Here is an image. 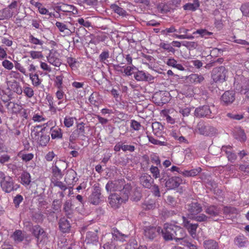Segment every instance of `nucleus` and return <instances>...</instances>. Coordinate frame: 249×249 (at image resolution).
Instances as JSON below:
<instances>
[{"label": "nucleus", "instance_id": "f257e3e1", "mask_svg": "<svg viewBox=\"0 0 249 249\" xmlns=\"http://www.w3.org/2000/svg\"><path fill=\"white\" fill-rule=\"evenodd\" d=\"M162 234L165 240H171L173 239L178 240H182L185 243L186 240L185 239L186 232L184 229L179 226L165 223L164 228L162 230Z\"/></svg>", "mask_w": 249, "mask_h": 249}, {"label": "nucleus", "instance_id": "f03ea898", "mask_svg": "<svg viewBox=\"0 0 249 249\" xmlns=\"http://www.w3.org/2000/svg\"><path fill=\"white\" fill-rule=\"evenodd\" d=\"M185 209L190 218L199 222L208 221L209 217L205 214L202 213L198 215L202 211V208L198 202H192L188 203L186 205Z\"/></svg>", "mask_w": 249, "mask_h": 249}, {"label": "nucleus", "instance_id": "7ed1b4c3", "mask_svg": "<svg viewBox=\"0 0 249 249\" xmlns=\"http://www.w3.org/2000/svg\"><path fill=\"white\" fill-rule=\"evenodd\" d=\"M234 89L245 95V98L249 100V79L242 75H236L233 84Z\"/></svg>", "mask_w": 249, "mask_h": 249}, {"label": "nucleus", "instance_id": "20e7f679", "mask_svg": "<svg viewBox=\"0 0 249 249\" xmlns=\"http://www.w3.org/2000/svg\"><path fill=\"white\" fill-rule=\"evenodd\" d=\"M227 72L223 66L214 68L212 72V78L215 82L222 83L226 80Z\"/></svg>", "mask_w": 249, "mask_h": 249}, {"label": "nucleus", "instance_id": "39448f33", "mask_svg": "<svg viewBox=\"0 0 249 249\" xmlns=\"http://www.w3.org/2000/svg\"><path fill=\"white\" fill-rule=\"evenodd\" d=\"M195 132L206 136H212L216 133V129L213 126L205 125L203 122H199L195 130Z\"/></svg>", "mask_w": 249, "mask_h": 249}, {"label": "nucleus", "instance_id": "423d86ee", "mask_svg": "<svg viewBox=\"0 0 249 249\" xmlns=\"http://www.w3.org/2000/svg\"><path fill=\"white\" fill-rule=\"evenodd\" d=\"M19 186L18 184H14L12 178L9 176L6 178L0 185L2 190L7 193H9L14 190H16Z\"/></svg>", "mask_w": 249, "mask_h": 249}, {"label": "nucleus", "instance_id": "0eeeda50", "mask_svg": "<svg viewBox=\"0 0 249 249\" xmlns=\"http://www.w3.org/2000/svg\"><path fill=\"white\" fill-rule=\"evenodd\" d=\"M85 124L83 122L79 123L77 125V128L74 130L70 136V141L74 143L75 141L80 137H85Z\"/></svg>", "mask_w": 249, "mask_h": 249}, {"label": "nucleus", "instance_id": "6e6552de", "mask_svg": "<svg viewBox=\"0 0 249 249\" xmlns=\"http://www.w3.org/2000/svg\"><path fill=\"white\" fill-rule=\"evenodd\" d=\"M124 179L109 181L106 185V189L108 192L120 191L124 184Z\"/></svg>", "mask_w": 249, "mask_h": 249}, {"label": "nucleus", "instance_id": "1a4fd4ad", "mask_svg": "<svg viewBox=\"0 0 249 249\" xmlns=\"http://www.w3.org/2000/svg\"><path fill=\"white\" fill-rule=\"evenodd\" d=\"M195 115L197 117H213V114L208 106H203L197 107L195 109Z\"/></svg>", "mask_w": 249, "mask_h": 249}, {"label": "nucleus", "instance_id": "9d476101", "mask_svg": "<svg viewBox=\"0 0 249 249\" xmlns=\"http://www.w3.org/2000/svg\"><path fill=\"white\" fill-rule=\"evenodd\" d=\"M101 201V189L98 186H94V190L89 197V202L95 205H98Z\"/></svg>", "mask_w": 249, "mask_h": 249}, {"label": "nucleus", "instance_id": "9b49d317", "mask_svg": "<svg viewBox=\"0 0 249 249\" xmlns=\"http://www.w3.org/2000/svg\"><path fill=\"white\" fill-rule=\"evenodd\" d=\"M32 232L37 239V241L41 243L47 238V234L44 230L38 225H35L32 228Z\"/></svg>", "mask_w": 249, "mask_h": 249}, {"label": "nucleus", "instance_id": "f8f14e48", "mask_svg": "<svg viewBox=\"0 0 249 249\" xmlns=\"http://www.w3.org/2000/svg\"><path fill=\"white\" fill-rule=\"evenodd\" d=\"M108 200L111 207L114 209L119 208L123 202H125L122 199L120 195L117 194H113L109 196Z\"/></svg>", "mask_w": 249, "mask_h": 249}, {"label": "nucleus", "instance_id": "ddd939ff", "mask_svg": "<svg viewBox=\"0 0 249 249\" xmlns=\"http://www.w3.org/2000/svg\"><path fill=\"white\" fill-rule=\"evenodd\" d=\"M183 226L186 228L192 237L195 238L196 236V230L198 227L197 224H192L184 216H182Z\"/></svg>", "mask_w": 249, "mask_h": 249}, {"label": "nucleus", "instance_id": "4468645a", "mask_svg": "<svg viewBox=\"0 0 249 249\" xmlns=\"http://www.w3.org/2000/svg\"><path fill=\"white\" fill-rule=\"evenodd\" d=\"M134 77L137 81H150L154 79L153 76L143 71L134 73Z\"/></svg>", "mask_w": 249, "mask_h": 249}, {"label": "nucleus", "instance_id": "2eb2a0df", "mask_svg": "<svg viewBox=\"0 0 249 249\" xmlns=\"http://www.w3.org/2000/svg\"><path fill=\"white\" fill-rule=\"evenodd\" d=\"M235 92L232 90L225 91L221 96V101L226 105L232 104L235 100Z\"/></svg>", "mask_w": 249, "mask_h": 249}, {"label": "nucleus", "instance_id": "dca6fc26", "mask_svg": "<svg viewBox=\"0 0 249 249\" xmlns=\"http://www.w3.org/2000/svg\"><path fill=\"white\" fill-rule=\"evenodd\" d=\"M48 62L51 65L59 67L61 64L60 59L58 57V54L56 52H50L47 56Z\"/></svg>", "mask_w": 249, "mask_h": 249}, {"label": "nucleus", "instance_id": "f3484780", "mask_svg": "<svg viewBox=\"0 0 249 249\" xmlns=\"http://www.w3.org/2000/svg\"><path fill=\"white\" fill-rule=\"evenodd\" d=\"M140 183L145 188H150L154 183V180L150 175L143 173L140 177Z\"/></svg>", "mask_w": 249, "mask_h": 249}, {"label": "nucleus", "instance_id": "a211bd4d", "mask_svg": "<svg viewBox=\"0 0 249 249\" xmlns=\"http://www.w3.org/2000/svg\"><path fill=\"white\" fill-rule=\"evenodd\" d=\"M182 182V179L179 177H173L169 178L166 182V187L169 189H173L178 187Z\"/></svg>", "mask_w": 249, "mask_h": 249}, {"label": "nucleus", "instance_id": "6ab92c4d", "mask_svg": "<svg viewBox=\"0 0 249 249\" xmlns=\"http://www.w3.org/2000/svg\"><path fill=\"white\" fill-rule=\"evenodd\" d=\"M222 153L224 152L228 159L231 162H234L236 159V155L232 151V148L230 146H223L221 148Z\"/></svg>", "mask_w": 249, "mask_h": 249}, {"label": "nucleus", "instance_id": "aec40b11", "mask_svg": "<svg viewBox=\"0 0 249 249\" xmlns=\"http://www.w3.org/2000/svg\"><path fill=\"white\" fill-rule=\"evenodd\" d=\"M111 233L112 238H113L114 240L122 242L125 241V239L128 237L127 235L122 233L116 228H113L112 229Z\"/></svg>", "mask_w": 249, "mask_h": 249}, {"label": "nucleus", "instance_id": "412c9836", "mask_svg": "<svg viewBox=\"0 0 249 249\" xmlns=\"http://www.w3.org/2000/svg\"><path fill=\"white\" fill-rule=\"evenodd\" d=\"M57 10L66 13H74V11L77 12L75 7L73 5L67 4L65 3H60L57 6Z\"/></svg>", "mask_w": 249, "mask_h": 249}, {"label": "nucleus", "instance_id": "4be33fe9", "mask_svg": "<svg viewBox=\"0 0 249 249\" xmlns=\"http://www.w3.org/2000/svg\"><path fill=\"white\" fill-rule=\"evenodd\" d=\"M234 244L239 248L245 247L248 244L249 241L243 235H239L234 239Z\"/></svg>", "mask_w": 249, "mask_h": 249}, {"label": "nucleus", "instance_id": "5701e85b", "mask_svg": "<svg viewBox=\"0 0 249 249\" xmlns=\"http://www.w3.org/2000/svg\"><path fill=\"white\" fill-rule=\"evenodd\" d=\"M131 189V186L130 184H125L124 183L121 190L120 191V193L119 195H120L122 199H123L125 202L128 199V196Z\"/></svg>", "mask_w": 249, "mask_h": 249}, {"label": "nucleus", "instance_id": "b1692460", "mask_svg": "<svg viewBox=\"0 0 249 249\" xmlns=\"http://www.w3.org/2000/svg\"><path fill=\"white\" fill-rule=\"evenodd\" d=\"M87 244H96L98 242V236L95 231H89L85 239Z\"/></svg>", "mask_w": 249, "mask_h": 249}, {"label": "nucleus", "instance_id": "393cba45", "mask_svg": "<svg viewBox=\"0 0 249 249\" xmlns=\"http://www.w3.org/2000/svg\"><path fill=\"white\" fill-rule=\"evenodd\" d=\"M205 213L210 215V217L218 216L220 212V209L214 205L207 206L205 208Z\"/></svg>", "mask_w": 249, "mask_h": 249}, {"label": "nucleus", "instance_id": "a878e982", "mask_svg": "<svg viewBox=\"0 0 249 249\" xmlns=\"http://www.w3.org/2000/svg\"><path fill=\"white\" fill-rule=\"evenodd\" d=\"M89 102L95 106H98L102 102V99L98 92H94L89 96Z\"/></svg>", "mask_w": 249, "mask_h": 249}, {"label": "nucleus", "instance_id": "bb28decb", "mask_svg": "<svg viewBox=\"0 0 249 249\" xmlns=\"http://www.w3.org/2000/svg\"><path fill=\"white\" fill-rule=\"evenodd\" d=\"M50 134L53 139H61L63 136L62 129L58 126H53L51 128Z\"/></svg>", "mask_w": 249, "mask_h": 249}, {"label": "nucleus", "instance_id": "cd10ccee", "mask_svg": "<svg viewBox=\"0 0 249 249\" xmlns=\"http://www.w3.org/2000/svg\"><path fill=\"white\" fill-rule=\"evenodd\" d=\"M200 6L199 0H193V2H189L183 5V8L185 10L195 11Z\"/></svg>", "mask_w": 249, "mask_h": 249}, {"label": "nucleus", "instance_id": "c85d7f7f", "mask_svg": "<svg viewBox=\"0 0 249 249\" xmlns=\"http://www.w3.org/2000/svg\"><path fill=\"white\" fill-rule=\"evenodd\" d=\"M188 79L191 83L195 85L200 84L204 80L202 75L197 74H192L188 76Z\"/></svg>", "mask_w": 249, "mask_h": 249}, {"label": "nucleus", "instance_id": "c756f323", "mask_svg": "<svg viewBox=\"0 0 249 249\" xmlns=\"http://www.w3.org/2000/svg\"><path fill=\"white\" fill-rule=\"evenodd\" d=\"M110 8L112 11L120 16L125 17L128 16V14L126 11L116 4H111L110 5Z\"/></svg>", "mask_w": 249, "mask_h": 249}, {"label": "nucleus", "instance_id": "7c9ffc66", "mask_svg": "<svg viewBox=\"0 0 249 249\" xmlns=\"http://www.w3.org/2000/svg\"><path fill=\"white\" fill-rule=\"evenodd\" d=\"M158 231L154 227H147L144 229V235L150 239H153L156 235Z\"/></svg>", "mask_w": 249, "mask_h": 249}, {"label": "nucleus", "instance_id": "2f4dec72", "mask_svg": "<svg viewBox=\"0 0 249 249\" xmlns=\"http://www.w3.org/2000/svg\"><path fill=\"white\" fill-rule=\"evenodd\" d=\"M59 227L62 232H67L70 229V224L66 219L63 218L59 220Z\"/></svg>", "mask_w": 249, "mask_h": 249}, {"label": "nucleus", "instance_id": "473e14b6", "mask_svg": "<svg viewBox=\"0 0 249 249\" xmlns=\"http://www.w3.org/2000/svg\"><path fill=\"white\" fill-rule=\"evenodd\" d=\"M76 173L73 170L69 171L68 173L66 175V177L65 178V180L66 182H68L69 184L75 183L77 181L76 179Z\"/></svg>", "mask_w": 249, "mask_h": 249}, {"label": "nucleus", "instance_id": "72a5a7b5", "mask_svg": "<svg viewBox=\"0 0 249 249\" xmlns=\"http://www.w3.org/2000/svg\"><path fill=\"white\" fill-rule=\"evenodd\" d=\"M152 127L154 134L158 137H160L161 132L163 129V126L159 122L153 123Z\"/></svg>", "mask_w": 249, "mask_h": 249}, {"label": "nucleus", "instance_id": "f704fd0d", "mask_svg": "<svg viewBox=\"0 0 249 249\" xmlns=\"http://www.w3.org/2000/svg\"><path fill=\"white\" fill-rule=\"evenodd\" d=\"M41 127L42 126L41 125H37L34 126V128L32 130L31 136L35 141L43 133L44 131H42L41 129L40 130H39Z\"/></svg>", "mask_w": 249, "mask_h": 249}, {"label": "nucleus", "instance_id": "c9c22d12", "mask_svg": "<svg viewBox=\"0 0 249 249\" xmlns=\"http://www.w3.org/2000/svg\"><path fill=\"white\" fill-rule=\"evenodd\" d=\"M205 249H218V244L213 240H206L203 243Z\"/></svg>", "mask_w": 249, "mask_h": 249}, {"label": "nucleus", "instance_id": "e433bc0d", "mask_svg": "<svg viewBox=\"0 0 249 249\" xmlns=\"http://www.w3.org/2000/svg\"><path fill=\"white\" fill-rule=\"evenodd\" d=\"M166 64L167 65L176 68L178 70H184V68L183 67V66L180 64L178 63L177 61L174 58L168 59Z\"/></svg>", "mask_w": 249, "mask_h": 249}, {"label": "nucleus", "instance_id": "4c0bfd02", "mask_svg": "<svg viewBox=\"0 0 249 249\" xmlns=\"http://www.w3.org/2000/svg\"><path fill=\"white\" fill-rule=\"evenodd\" d=\"M29 42L31 44L35 45L33 47L34 49H36V46H42L43 44V41L35 37L31 34L29 36Z\"/></svg>", "mask_w": 249, "mask_h": 249}, {"label": "nucleus", "instance_id": "58836bf2", "mask_svg": "<svg viewBox=\"0 0 249 249\" xmlns=\"http://www.w3.org/2000/svg\"><path fill=\"white\" fill-rule=\"evenodd\" d=\"M55 26L57 27L60 32L65 33L67 35H70L72 33V32L68 29L67 25L64 23L57 21L55 23Z\"/></svg>", "mask_w": 249, "mask_h": 249}, {"label": "nucleus", "instance_id": "ea45409f", "mask_svg": "<svg viewBox=\"0 0 249 249\" xmlns=\"http://www.w3.org/2000/svg\"><path fill=\"white\" fill-rule=\"evenodd\" d=\"M23 92L28 98H32L34 95V91L30 85L25 84L23 87Z\"/></svg>", "mask_w": 249, "mask_h": 249}, {"label": "nucleus", "instance_id": "a19ab883", "mask_svg": "<svg viewBox=\"0 0 249 249\" xmlns=\"http://www.w3.org/2000/svg\"><path fill=\"white\" fill-rule=\"evenodd\" d=\"M12 17V12L9 9L4 8L0 10V20L10 18Z\"/></svg>", "mask_w": 249, "mask_h": 249}, {"label": "nucleus", "instance_id": "79ce46f5", "mask_svg": "<svg viewBox=\"0 0 249 249\" xmlns=\"http://www.w3.org/2000/svg\"><path fill=\"white\" fill-rule=\"evenodd\" d=\"M21 182L24 185H28L31 182V176L27 172H23L21 175Z\"/></svg>", "mask_w": 249, "mask_h": 249}, {"label": "nucleus", "instance_id": "37998d69", "mask_svg": "<svg viewBox=\"0 0 249 249\" xmlns=\"http://www.w3.org/2000/svg\"><path fill=\"white\" fill-rule=\"evenodd\" d=\"M28 76L32 81V83L35 87H38L40 85L41 81L39 78V76L37 74H33L32 73L28 74Z\"/></svg>", "mask_w": 249, "mask_h": 249}, {"label": "nucleus", "instance_id": "c03bdc74", "mask_svg": "<svg viewBox=\"0 0 249 249\" xmlns=\"http://www.w3.org/2000/svg\"><path fill=\"white\" fill-rule=\"evenodd\" d=\"M52 174L53 176L55 178L57 179H60L63 177V174L61 170L58 168L57 166L55 163L54 165H53L52 167Z\"/></svg>", "mask_w": 249, "mask_h": 249}, {"label": "nucleus", "instance_id": "a18cd8bd", "mask_svg": "<svg viewBox=\"0 0 249 249\" xmlns=\"http://www.w3.org/2000/svg\"><path fill=\"white\" fill-rule=\"evenodd\" d=\"M50 140L49 136L44 135L43 133L40 135L39 138H37L36 141L37 143L41 146H45Z\"/></svg>", "mask_w": 249, "mask_h": 249}, {"label": "nucleus", "instance_id": "49530a36", "mask_svg": "<svg viewBox=\"0 0 249 249\" xmlns=\"http://www.w3.org/2000/svg\"><path fill=\"white\" fill-rule=\"evenodd\" d=\"M32 120L34 122L40 123L45 121L46 120V118L44 117L43 113L35 112L33 115Z\"/></svg>", "mask_w": 249, "mask_h": 249}, {"label": "nucleus", "instance_id": "de8ad7c7", "mask_svg": "<svg viewBox=\"0 0 249 249\" xmlns=\"http://www.w3.org/2000/svg\"><path fill=\"white\" fill-rule=\"evenodd\" d=\"M24 237V234L20 230H16L12 235L13 238L17 242H21L23 240Z\"/></svg>", "mask_w": 249, "mask_h": 249}, {"label": "nucleus", "instance_id": "09e8293b", "mask_svg": "<svg viewBox=\"0 0 249 249\" xmlns=\"http://www.w3.org/2000/svg\"><path fill=\"white\" fill-rule=\"evenodd\" d=\"M63 76L62 75H56L54 80V85L57 89H63Z\"/></svg>", "mask_w": 249, "mask_h": 249}, {"label": "nucleus", "instance_id": "8fccbe9b", "mask_svg": "<svg viewBox=\"0 0 249 249\" xmlns=\"http://www.w3.org/2000/svg\"><path fill=\"white\" fill-rule=\"evenodd\" d=\"M76 120L75 117L66 116L64 119V125L67 127H70L73 125L74 122Z\"/></svg>", "mask_w": 249, "mask_h": 249}, {"label": "nucleus", "instance_id": "3c124183", "mask_svg": "<svg viewBox=\"0 0 249 249\" xmlns=\"http://www.w3.org/2000/svg\"><path fill=\"white\" fill-rule=\"evenodd\" d=\"M149 171L154 178L157 179L160 178V170L158 167L152 165L150 167Z\"/></svg>", "mask_w": 249, "mask_h": 249}, {"label": "nucleus", "instance_id": "603ef678", "mask_svg": "<svg viewBox=\"0 0 249 249\" xmlns=\"http://www.w3.org/2000/svg\"><path fill=\"white\" fill-rule=\"evenodd\" d=\"M149 141L152 144L155 145H158L160 146H166L167 145V142H166L164 141H160L158 140H157L153 138L152 136L147 135V136Z\"/></svg>", "mask_w": 249, "mask_h": 249}, {"label": "nucleus", "instance_id": "864d4df0", "mask_svg": "<svg viewBox=\"0 0 249 249\" xmlns=\"http://www.w3.org/2000/svg\"><path fill=\"white\" fill-rule=\"evenodd\" d=\"M199 34L201 37H207L213 34L212 32H208L206 29H198L193 33V35Z\"/></svg>", "mask_w": 249, "mask_h": 249}, {"label": "nucleus", "instance_id": "5fc2aeb1", "mask_svg": "<svg viewBox=\"0 0 249 249\" xmlns=\"http://www.w3.org/2000/svg\"><path fill=\"white\" fill-rule=\"evenodd\" d=\"M78 3L80 5H87L93 6L97 3V0H77Z\"/></svg>", "mask_w": 249, "mask_h": 249}, {"label": "nucleus", "instance_id": "6e6d98bb", "mask_svg": "<svg viewBox=\"0 0 249 249\" xmlns=\"http://www.w3.org/2000/svg\"><path fill=\"white\" fill-rule=\"evenodd\" d=\"M64 210L66 214H71L72 213V204L70 200L66 201L64 205Z\"/></svg>", "mask_w": 249, "mask_h": 249}, {"label": "nucleus", "instance_id": "4d7b16f0", "mask_svg": "<svg viewBox=\"0 0 249 249\" xmlns=\"http://www.w3.org/2000/svg\"><path fill=\"white\" fill-rule=\"evenodd\" d=\"M48 101L49 103V110L51 111L52 112H53L54 113H55L57 110L58 111L61 110V108L55 107L53 106V98L51 97H50L48 98Z\"/></svg>", "mask_w": 249, "mask_h": 249}, {"label": "nucleus", "instance_id": "13d9d810", "mask_svg": "<svg viewBox=\"0 0 249 249\" xmlns=\"http://www.w3.org/2000/svg\"><path fill=\"white\" fill-rule=\"evenodd\" d=\"M158 11L162 14L166 13L169 11V7L168 5L164 3L159 4L157 6Z\"/></svg>", "mask_w": 249, "mask_h": 249}, {"label": "nucleus", "instance_id": "bf43d9fd", "mask_svg": "<svg viewBox=\"0 0 249 249\" xmlns=\"http://www.w3.org/2000/svg\"><path fill=\"white\" fill-rule=\"evenodd\" d=\"M160 47L165 50L168 51V52H172L174 53L175 50L174 48L171 45V44L168 43H165L164 42L160 43Z\"/></svg>", "mask_w": 249, "mask_h": 249}, {"label": "nucleus", "instance_id": "052dcab7", "mask_svg": "<svg viewBox=\"0 0 249 249\" xmlns=\"http://www.w3.org/2000/svg\"><path fill=\"white\" fill-rule=\"evenodd\" d=\"M175 32H178V30L174 26H171L169 28H166L161 31V34L165 36H168L170 33H173Z\"/></svg>", "mask_w": 249, "mask_h": 249}, {"label": "nucleus", "instance_id": "680f3d73", "mask_svg": "<svg viewBox=\"0 0 249 249\" xmlns=\"http://www.w3.org/2000/svg\"><path fill=\"white\" fill-rule=\"evenodd\" d=\"M17 7H18V2L17 1L14 0L13 1L8 7L6 8V9H9L10 11L12 12V16L14 14L17 13Z\"/></svg>", "mask_w": 249, "mask_h": 249}, {"label": "nucleus", "instance_id": "e2e57ef3", "mask_svg": "<svg viewBox=\"0 0 249 249\" xmlns=\"http://www.w3.org/2000/svg\"><path fill=\"white\" fill-rule=\"evenodd\" d=\"M122 68L124 69V72L127 76H130L132 75L133 74V70L134 69H136V68L132 65L129 66H124Z\"/></svg>", "mask_w": 249, "mask_h": 249}, {"label": "nucleus", "instance_id": "0e129e2a", "mask_svg": "<svg viewBox=\"0 0 249 249\" xmlns=\"http://www.w3.org/2000/svg\"><path fill=\"white\" fill-rule=\"evenodd\" d=\"M109 57V53L108 50L103 51L99 55L100 62L105 63V61Z\"/></svg>", "mask_w": 249, "mask_h": 249}, {"label": "nucleus", "instance_id": "69168bd1", "mask_svg": "<svg viewBox=\"0 0 249 249\" xmlns=\"http://www.w3.org/2000/svg\"><path fill=\"white\" fill-rule=\"evenodd\" d=\"M80 25L83 26L85 27L88 28L91 26V23L87 19H84L82 18H79L76 20Z\"/></svg>", "mask_w": 249, "mask_h": 249}, {"label": "nucleus", "instance_id": "338daca9", "mask_svg": "<svg viewBox=\"0 0 249 249\" xmlns=\"http://www.w3.org/2000/svg\"><path fill=\"white\" fill-rule=\"evenodd\" d=\"M2 66L6 70H11L14 67V64L12 62L8 60L5 59L4 60L2 63Z\"/></svg>", "mask_w": 249, "mask_h": 249}, {"label": "nucleus", "instance_id": "774afa93", "mask_svg": "<svg viewBox=\"0 0 249 249\" xmlns=\"http://www.w3.org/2000/svg\"><path fill=\"white\" fill-rule=\"evenodd\" d=\"M243 15L249 17V2L243 4L240 8Z\"/></svg>", "mask_w": 249, "mask_h": 249}]
</instances>
